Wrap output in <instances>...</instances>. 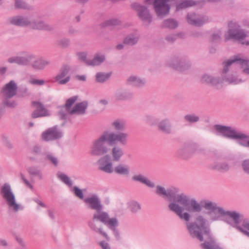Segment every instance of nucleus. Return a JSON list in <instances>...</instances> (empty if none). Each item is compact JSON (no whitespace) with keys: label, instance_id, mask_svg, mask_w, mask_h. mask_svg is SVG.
I'll return each instance as SVG.
<instances>
[{"label":"nucleus","instance_id":"14","mask_svg":"<svg viewBox=\"0 0 249 249\" xmlns=\"http://www.w3.org/2000/svg\"><path fill=\"white\" fill-rule=\"evenodd\" d=\"M98 168L100 170L107 174L113 172V164L111 157L109 155H105L98 161Z\"/></svg>","mask_w":249,"mask_h":249},{"label":"nucleus","instance_id":"18","mask_svg":"<svg viewBox=\"0 0 249 249\" xmlns=\"http://www.w3.org/2000/svg\"><path fill=\"white\" fill-rule=\"evenodd\" d=\"M62 136V132L56 126L49 128L42 134V139L45 141H53L60 138Z\"/></svg>","mask_w":249,"mask_h":249},{"label":"nucleus","instance_id":"55","mask_svg":"<svg viewBox=\"0 0 249 249\" xmlns=\"http://www.w3.org/2000/svg\"><path fill=\"white\" fill-rule=\"evenodd\" d=\"M20 96L22 97H27L30 95L31 93L29 91L28 88L25 87L23 88L20 89Z\"/></svg>","mask_w":249,"mask_h":249},{"label":"nucleus","instance_id":"2","mask_svg":"<svg viewBox=\"0 0 249 249\" xmlns=\"http://www.w3.org/2000/svg\"><path fill=\"white\" fill-rule=\"evenodd\" d=\"M84 201L89 209L95 211L91 220L89 222V226L92 231L108 239L107 234L103 231L102 226L99 222L104 224L108 228L115 229V227L119 225L118 219L115 217L109 218L108 213L103 211V206L97 195L93 194L90 196L85 198Z\"/></svg>","mask_w":249,"mask_h":249},{"label":"nucleus","instance_id":"61","mask_svg":"<svg viewBox=\"0 0 249 249\" xmlns=\"http://www.w3.org/2000/svg\"><path fill=\"white\" fill-rule=\"evenodd\" d=\"M112 124L116 130H121L123 127V125L121 124L118 120L114 121Z\"/></svg>","mask_w":249,"mask_h":249},{"label":"nucleus","instance_id":"28","mask_svg":"<svg viewBox=\"0 0 249 249\" xmlns=\"http://www.w3.org/2000/svg\"><path fill=\"white\" fill-rule=\"evenodd\" d=\"M211 168L221 172H228L230 166L226 162H215L211 165Z\"/></svg>","mask_w":249,"mask_h":249},{"label":"nucleus","instance_id":"56","mask_svg":"<svg viewBox=\"0 0 249 249\" xmlns=\"http://www.w3.org/2000/svg\"><path fill=\"white\" fill-rule=\"evenodd\" d=\"M177 38V35H169L166 36L165 39L169 43H172L175 41Z\"/></svg>","mask_w":249,"mask_h":249},{"label":"nucleus","instance_id":"11","mask_svg":"<svg viewBox=\"0 0 249 249\" xmlns=\"http://www.w3.org/2000/svg\"><path fill=\"white\" fill-rule=\"evenodd\" d=\"M131 6L137 11L139 18L144 25L148 26L151 24L152 21V16L146 6L134 2L131 4Z\"/></svg>","mask_w":249,"mask_h":249},{"label":"nucleus","instance_id":"36","mask_svg":"<svg viewBox=\"0 0 249 249\" xmlns=\"http://www.w3.org/2000/svg\"><path fill=\"white\" fill-rule=\"evenodd\" d=\"M223 79L221 75L220 76H214L213 75L210 86L216 89H221L223 87Z\"/></svg>","mask_w":249,"mask_h":249},{"label":"nucleus","instance_id":"24","mask_svg":"<svg viewBox=\"0 0 249 249\" xmlns=\"http://www.w3.org/2000/svg\"><path fill=\"white\" fill-rule=\"evenodd\" d=\"M106 55L101 53H96L92 59L88 61L87 65L95 66H99L103 63L106 60Z\"/></svg>","mask_w":249,"mask_h":249},{"label":"nucleus","instance_id":"17","mask_svg":"<svg viewBox=\"0 0 249 249\" xmlns=\"http://www.w3.org/2000/svg\"><path fill=\"white\" fill-rule=\"evenodd\" d=\"M78 97L74 96L68 99L66 102L65 105L61 107L60 110L58 113V116L60 119L66 120L68 115L71 110V107L74 103L77 101Z\"/></svg>","mask_w":249,"mask_h":249},{"label":"nucleus","instance_id":"51","mask_svg":"<svg viewBox=\"0 0 249 249\" xmlns=\"http://www.w3.org/2000/svg\"><path fill=\"white\" fill-rule=\"evenodd\" d=\"M191 36L194 38H200L203 37V34L200 30H195L192 32Z\"/></svg>","mask_w":249,"mask_h":249},{"label":"nucleus","instance_id":"1","mask_svg":"<svg viewBox=\"0 0 249 249\" xmlns=\"http://www.w3.org/2000/svg\"><path fill=\"white\" fill-rule=\"evenodd\" d=\"M155 193L159 196L167 198L171 202L168 205L170 211L175 213L180 219L186 222V226L190 235L200 241L204 240L203 235L208 236V240L201 244L204 249H219L218 244L210 236V230L207 225V220L202 215L196 217L195 222H189L191 218L189 213H199L203 208L209 211L210 218L213 221L218 220L220 216L214 213L217 211L224 216V221L233 228L237 229L241 222L243 215L235 211H225L217 206L216 202L207 199H202L199 202L194 197L179 193L177 188L166 189L161 185L156 186Z\"/></svg>","mask_w":249,"mask_h":249},{"label":"nucleus","instance_id":"12","mask_svg":"<svg viewBox=\"0 0 249 249\" xmlns=\"http://www.w3.org/2000/svg\"><path fill=\"white\" fill-rule=\"evenodd\" d=\"M169 0H154L152 4L157 16L163 18L167 16L170 10V5L168 2Z\"/></svg>","mask_w":249,"mask_h":249},{"label":"nucleus","instance_id":"10","mask_svg":"<svg viewBox=\"0 0 249 249\" xmlns=\"http://www.w3.org/2000/svg\"><path fill=\"white\" fill-rule=\"evenodd\" d=\"M169 65L172 68L180 71L189 70L192 63L188 57L185 55H175L169 62Z\"/></svg>","mask_w":249,"mask_h":249},{"label":"nucleus","instance_id":"58","mask_svg":"<svg viewBox=\"0 0 249 249\" xmlns=\"http://www.w3.org/2000/svg\"><path fill=\"white\" fill-rule=\"evenodd\" d=\"M20 177L21 179L23 180V181L24 182L25 185L30 188L31 189H33V185L30 183V182L25 178L24 176L22 174H20Z\"/></svg>","mask_w":249,"mask_h":249},{"label":"nucleus","instance_id":"3","mask_svg":"<svg viewBox=\"0 0 249 249\" xmlns=\"http://www.w3.org/2000/svg\"><path fill=\"white\" fill-rule=\"evenodd\" d=\"M124 138L123 133L105 131L97 139L93 141L90 148V154L94 156L106 155L109 150L107 145L113 146L121 142Z\"/></svg>","mask_w":249,"mask_h":249},{"label":"nucleus","instance_id":"8","mask_svg":"<svg viewBox=\"0 0 249 249\" xmlns=\"http://www.w3.org/2000/svg\"><path fill=\"white\" fill-rule=\"evenodd\" d=\"M223 69L221 71V75L222 77L223 82H225L230 85H237L244 82L239 78L236 73L230 71V69L231 65L234 64V60L231 58L228 59L223 63Z\"/></svg>","mask_w":249,"mask_h":249},{"label":"nucleus","instance_id":"4","mask_svg":"<svg viewBox=\"0 0 249 249\" xmlns=\"http://www.w3.org/2000/svg\"><path fill=\"white\" fill-rule=\"evenodd\" d=\"M21 56H15L9 57L7 62L15 63L19 66H27L31 65L35 70H42L50 64V61L42 57L37 58L36 55L27 52L21 53Z\"/></svg>","mask_w":249,"mask_h":249},{"label":"nucleus","instance_id":"9","mask_svg":"<svg viewBox=\"0 0 249 249\" xmlns=\"http://www.w3.org/2000/svg\"><path fill=\"white\" fill-rule=\"evenodd\" d=\"M216 131L223 137L231 139H248L249 136L244 133L237 132L231 126L216 124L214 126Z\"/></svg>","mask_w":249,"mask_h":249},{"label":"nucleus","instance_id":"29","mask_svg":"<svg viewBox=\"0 0 249 249\" xmlns=\"http://www.w3.org/2000/svg\"><path fill=\"white\" fill-rule=\"evenodd\" d=\"M128 210L132 213H137L140 212L142 207L141 204L135 200H130L127 203Z\"/></svg>","mask_w":249,"mask_h":249},{"label":"nucleus","instance_id":"52","mask_svg":"<svg viewBox=\"0 0 249 249\" xmlns=\"http://www.w3.org/2000/svg\"><path fill=\"white\" fill-rule=\"evenodd\" d=\"M29 83L33 85L41 86L44 85L45 82L44 80L32 79L30 80Z\"/></svg>","mask_w":249,"mask_h":249},{"label":"nucleus","instance_id":"30","mask_svg":"<svg viewBox=\"0 0 249 249\" xmlns=\"http://www.w3.org/2000/svg\"><path fill=\"white\" fill-rule=\"evenodd\" d=\"M140 38V35L137 32L128 35L125 37V45L132 46L136 44Z\"/></svg>","mask_w":249,"mask_h":249},{"label":"nucleus","instance_id":"38","mask_svg":"<svg viewBox=\"0 0 249 249\" xmlns=\"http://www.w3.org/2000/svg\"><path fill=\"white\" fill-rule=\"evenodd\" d=\"M58 178L64 184L69 187H71L73 184V182L71 179L66 174L61 172L57 173Z\"/></svg>","mask_w":249,"mask_h":249},{"label":"nucleus","instance_id":"64","mask_svg":"<svg viewBox=\"0 0 249 249\" xmlns=\"http://www.w3.org/2000/svg\"><path fill=\"white\" fill-rule=\"evenodd\" d=\"M100 244L103 249H108L109 248L108 244L105 241H102L100 242Z\"/></svg>","mask_w":249,"mask_h":249},{"label":"nucleus","instance_id":"21","mask_svg":"<svg viewBox=\"0 0 249 249\" xmlns=\"http://www.w3.org/2000/svg\"><path fill=\"white\" fill-rule=\"evenodd\" d=\"M33 105L36 108V109L35 110L32 114V117L33 118L46 116L49 115L47 110L44 107L43 105L40 103L33 102Z\"/></svg>","mask_w":249,"mask_h":249},{"label":"nucleus","instance_id":"7","mask_svg":"<svg viewBox=\"0 0 249 249\" xmlns=\"http://www.w3.org/2000/svg\"><path fill=\"white\" fill-rule=\"evenodd\" d=\"M17 90V84L14 80H11L3 87L1 90V94L3 97V103L5 106L10 107H15L17 106L16 102L11 100V98L16 95Z\"/></svg>","mask_w":249,"mask_h":249},{"label":"nucleus","instance_id":"25","mask_svg":"<svg viewBox=\"0 0 249 249\" xmlns=\"http://www.w3.org/2000/svg\"><path fill=\"white\" fill-rule=\"evenodd\" d=\"M132 179L134 181L140 182L151 188H153L155 187V184L153 182L141 174L134 176L132 177Z\"/></svg>","mask_w":249,"mask_h":249},{"label":"nucleus","instance_id":"27","mask_svg":"<svg viewBox=\"0 0 249 249\" xmlns=\"http://www.w3.org/2000/svg\"><path fill=\"white\" fill-rule=\"evenodd\" d=\"M158 126L160 130L165 133L170 134L171 133V125L170 121L168 119H165L160 121Z\"/></svg>","mask_w":249,"mask_h":249},{"label":"nucleus","instance_id":"35","mask_svg":"<svg viewBox=\"0 0 249 249\" xmlns=\"http://www.w3.org/2000/svg\"><path fill=\"white\" fill-rule=\"evenodd\" d=\"M178 25V22L174 18H168L162 22V27L163 28L174 29Z\"/></svg>","mask_w":249,"mask_h":249},{"label":"nucleus","instance_id":"23","mask_svg":"<svg viewBox=\"0 0 249 249\" xmlns=\"http://www.w3.org/2000/svg\"><path fill=\"white\" fill-rule=\"evenodd\" d=\"M231 59L234 60L235 65L240 66L244 73L249 74V60L239 58L237 57H234Z\"/></svg>","mask_w":249,"mask_h":249},{"label":"nucleus","instance_id":"40","mask_svg":"<svg viewBox=\"0 0 249 249\" xmlns=\"http://www.w3.org/2000/svg\"><path fill=\"white\" fill-rule=\"evenodd\" d=\"M184 119L186 122L190 124L195 123L199 121V116L194 114H189L186 115L184 116Z\"/></svg>","mask_w":249,"mask_h":249},{"label":"nucleus","instance_id":"34","mask_svg":"<svg viewBox=\"0 0 249 249\" xmlns=\"http://www.w3.org/2000/svg\"><path fill=\"white\" fill-rule=\"evenodd\" d=\"M27 171L30 175L33 177H37L39 179H43V175L41 170L36 166H32L27 169Z\"/></svg>","mask_w":249,"mask_h":249},{"label":"nucleus","instance_id":"43","mask_svg":"<svg viewBox=\"0 0 249 249\" xmlns=\"http://www.w3.org/2000/svg\"><path fill=\"white\" fill-rule=\"evenodd\" d=\"M46 151H43L42 147L39 145H35L31 149V153L35 155H41L42 157V153Z\"/></svg>","mask_w":249,"mask_h":249},{"label":"nucleus","instance_id":"16","mask_svg":"<svg viewBox=\"0 0 249 249\" xmlns=\"http://www.w3.org/2000/svg\"><path fill=\"white\" fill-rule=\"evenodd\" d=\"M28 27L35 30L45 31H52L54 29L53 25L39 19H35L32 20L30 19V23Z\"/></svg>","mask_w":249,"mask_h":249},{"label":"nucleus","instance_id":"32","mask_svg":"<svg viewBox=\"0 0 249 249\" xmlns=\"http://www.w3.org/2000/svg\"><path fill=\"white\" fill-rule=\"evenodd\" d=\"M195 4L192 0H181L176 5V11H179L191 7Z\"/></svg>","mask_w":249,"mask_h":249},{"label":"nucleus","instance_id":"19","mask_svg":"<svg viewBox=\"0 0 249 249\" xmlns=\"http://www.w3.org/2000/svg\"><path fill=\"white\" fill-rule=\"evenodd\" d=\"M70 71L68 65L63 66L59 73L55 77V80L59 85H65L70 80V76H67Z\"/></svg>","mask_w":249,"mask_h":249},{"label":"nucleus","instance_id":"63","mask_svg":"<svg viewBox=\"0 0 249 249\" xmlns=\"http://www.w3.org/2000/svg\"><path fill=\"white\" fill-rule=\"evenodd\" d=\"M47 213L49 216L50 218L52 220H54L55 219V215L53 212L51 210H48L47 211Z\"/></svg>","mask_w":249,"mask_h":249},{"label":"nucleus","instance_id":"62","mask_svg":"<svg viewBox=\"0 0 249 249\" xmlns=\"http://www.w3.org/2000/svg\"><path fill=\"white\" fill-rule=\"evenodd\" d=\"M33 200L34 202H35L37 204H38L41 207H44V208L46 207V205L43 202H42L41 200H40L38 198H34L33 199Z\"/></svg>","mask_w":249,"mask_h":249},{"label":"nucleus","instance_id":"49","mask_svg":"<svg viewBox=\"0 0 249 249\" xmlns=\"http://www.w3.org/2000/svg\"><path fill=\"white\" fill-rule=\"evenodd\" d=\"M70 44V39L69 38H64L58 41V44L62 47H67Z\"/></svg>","mask_w":249,"mask_h":249},{"label":"nucleus","instance_id":"31","mask_svg":"<svg viewBox=\"0 0 249 249\" xmlns=\"http://www.w3.org/2000/svg\"><path fill=\"white\" fill-rule=\"evenodd\" d=\"M15 9L30 10L31 6L25 0H12Z\"/></svg>","mask_w":249,"mask_h":249},{"label":"nucleus","instance_id":"50","mask_svg":"<svg viewBox=\"0 0 249 249\" xmlns=\"http://www.w3.org/2000/svg\"><path fill=\"white\" fill-rule=\"evenodd\" d=\"M78 59L85 63L87 65L88 61H89V59H87V53L85 52H81L77 53Z\"/></svg>","mask_w":249,"mask_h":249},{"label":"nucleus","instance_id":"39","mask_svg":"<svg viewBox=\"0 0 249 249\" xmlns=\"http://www.w3.org/2000/svg\"><path fill=\"white\" fill-rule=\"evenodd\" d=\"M110 76V73L99 72L96 74V80L98 83H104L107 81Z\"/></svg>","mask_w":249,"mask_h":249},{"label":"nucleus","instance_id":"59","mask_svg":"<svg viewBox=\"0 0 249 249\" xmlns=\"http://www.w3.org/2000/svg\"><path fill=\"white\" fill-rule=\"evenodd\" d=\"M16 240L18 242V243L21 246L22 248H26L27 247L26 246V242L23 240L22 238L19 237H16Z\"/></svg>","mask_w":249,"mask_h":249},{"label":"nucleus","instance_id":"33","mask_svg":"<svg viewBox=\"0 0 249 249\" xmlns=\"http://www.w3.org/2000/svg\"><path fill=\"white\" fill-rule=\"evenodd\" d=\"M236 230L249 238V220L248 219H244L242 222L241 225H239Z\"/></svg>","mask_w":249,"mask_h":249},{"label":"nucleus","instance_id":"26","mask_svg":"<svg viewBox=\"0 0 249 249\" xmlns=\"http://www.w3.org/2000/svg\"><path fill=\"white\" fill-rule=\"evenodd\" d=\"M42 160L47 161L55 166L58 164V160L57 157L53 153L49 151H45L42 153Z\"/></svg>","mask_w":249,"mask_h":249},{"label":"nucleus","instance_id":"53","mask_svg":"<svg viewBox=\"0 0 249 249\" xmlns=\"http://www.w3.org/2000/svg\"><path fill=\"white\" fill-rule=\"evenodd\" d=\"M114 170V171L118 174L123 175L124 174V167L123 165H119L116 166Z\"/></svg>","mask_w":249,"mask_h":249},{"label":"nucleus","instance_id":"42","mask_svg":"<svg viewBox=\"0 0 249 249\" xmlns=\"http://www.w3.org/2000/svg\"><path fill=\"white\" fill-rule=\"evenodd\" d=\"M114 98L116 101H122L124 99V89L123 88L118 89L115 93Z\"/></svg>","mask_w":249,"mask_h":249},{"label":"nucleus","instance_id":"57","mask_svg":"<svg viewBox=\"0 0 249 249\" xmlns=\"http://www.w3.org/2000/svg\"><path fill=\"white\" fill-rule=\"evenodd\" d=\"M0 247L4 248H10V243L5 239H0Z\"/></svg>","mask_w":249,"mask_h":249},{"label":"nucleus","instance_id":"45","mask_svg":"<svg viewBox=\"0 0 249 249\" xmlns=\"http://www.w3.org/2000/svg\"><path fill=\"white\" fill-rule=\"evenodd\" d=\"M213 76V75L211 74L205 73L202 75L201 78V81L202 83L204 84L210 85Z\"/></svg>","mask_w":249,"mask_h":249},{"label":"nucleus","instance_id":"44","mask_svg":"<svg viewBox=\"0 0 249 249\" xmlns=\"http://www.w3.org/2000/svg\"><path fill=\"white\" fill-rule=\"evenodd\" d=\"M122 23L121 21L117 18H112L108 20H107L104 23L105 26H116L121 24Z\"/></svg>","mask_w":249,"mask_h":249},{"label":"nucleus","instance_id":"6","mask_svg":"<svg viewBox=\"0 0 249 249\" xmlns=\"http://www.w3.org/2000/svg\"><path fill=\"white\" fill-rule=\"evenodd\" d=\"M247 36V32L244 29L238 25H234L230 27L225 33L224 38L225 41L231 40L248 46L249 41L245 40Z\"/></svg>","mask_w":249,"mask_h":249},{"label":"nucleus","instance_id":"47","mask_svg":"<svg viewBox=\"0 0 249 249\" xmlns=\"http://www.w3.org/2000/svg\"><path fill=\"white\" fill-rule=\"evenodd\" d=\"M72 191L74 195L80 199H83L84 194L82 190L79 189L77 186H74L72 188Z\"/></svg>","mask_w":249,"mask_h":249},{"label":"nucleus","instance_id":"60","mask_svg":"<svg viewBox=\"0 0 249 249\" xmlns=\"http://www.w3.org/2000/svg\"><path fill=\"white\" fill-rule=\"evenodd\" d=\"M78 33V31L74 28L71 27L68 31V34L70 36H74Z\"/></svg>","mask_w":249,"mask_h":249},{"label":"nucleus","instance_id":"20","mask_svg":"<svg viewBox=\"0 0 249 249\" xmlns=\"http://www.w3.org/2000/svg\"><path fill=\"white\" fill-rule=\"evenodd\" d=\"M127 84L137 88L143 87L146 83L144 78L140 77L136 75L131 74L127 78Z\"/></svg>","mask_w":249,"mask_h":249},{"label":"nucleus","instance_id":"48","mask_svg":"<svg viewBox=\"0 0 249 249\" xmlns=\"http://www.w3.org/2000/svg\"><path fill=\"white\" fill-rule=\"evenodd\" d=\"M221 32L220 31H218L212 35L211 39L213 42H219L221 40Z\"/></svg>","mask_w":249,"mask_h":249},{"label":"nucleus","instance_id":"54","mask_svg":"<svg viewBox=\"0 0 249 249\" xmlns=\"http://www.w3.org/2000/svg\"><path fill=\"white\" fill-rule=\"evenodd\" d=\"M3 142L5 146L7 147L8 149H11L13 148V145L11 142L8 140V139L6 137H3L2 138Z\"/></svg>","mask_w":249,"mask_h":249},{"label":"nucleus","instance_id":"13","mask_svg":"<svg viewBox=\"0 0 249 249\" xmlns=\"http://www.w3.org/2000/svg\"><path fill=\"white\" fill-rule=\"evenodd\" d=\"M187 22L196 27H201L210 21V18L206 15H199L194 12L189 13L186 16Z\"/></svg>","mask_w":249,"mask_h":249},{"label":"nucleus","instance_id":"37","mask_svg":"<svg viewBox=\"0 0 249 249\" xmlns=\"http://www.w3.org/2000/svg\"><path fill=\"white\" fill-rule=\"evenodd\" d=\"M112 155L113 161H118L120 160L121 157L123 155V151L119 147L114 146L112 149Z\"/></svg>","mask_w":249,"mask_h":249},{"label":"nucleus","instance_id":"46","mask_svg":"<svg viewBox=\"0 0 249 249\" xmlns=\"http://www.w3.org/2000/svg\"><path fill=\"white\" fill-rule=\"evenodd\" d=\"M241 167L244 173L249 175V159H246L242 161Z\"/></svg>","mask_w":249,"mask_h":249},{"label":"nucleus","instance_id":"22","mask_svg":"<svg viewBox=\"0 0 249 249\" xmlns=\"http://www.w3.org/2000/svg\"><path fill=\"white\" fill-rule=\"evenodd\" d=\"M88 102L84 101L76 104L74 107L70 110V115H83L86 112L88 107Z\"/></svg>","mask_w":249,"mask_h":249},{"label":"nucleus","instance_id":"5","mask_svg":"<svg viewBox=\"0 0 249 249\" xmlns=\"http://www.w3.org/2000/svg\"><path fill=\"white\" fill-rule=\"evenodd\" d=\"M0 195L10 210L17 213L23 210L21 205L17 202L15 194L9 183H4L0 186Z\"/></svg>","mask_w":249,"mask_h":249},{"label":"nucleus","instance_id":"15","mask_svg":"<svg viewBox=\"0 0 249 249\" xmlns=\"http://www.w3.org/2000/svg\"><path fill=\"white\" fill-rule=\"evenodd\" d=\"M7 22L8 24L15 26L28 27L30 18L27 16L18 15L9 18Z\"/></svg>","mask_w":249,"mask_h":249},{"label":"nucleus","instance_id":"41","mask_svg":"<svg viewBox=\"0 0 249 249\" xmlns=\"http://www.w3.org/2000/svg\"><path fill=\"white\" fill-rule=\"evenodd\" d=\"M191 149L197 154H203L205 152V149L197 143H193L190 147Z\"/></svg>","mask_w":249,"mask_h":249}]
</instances>
